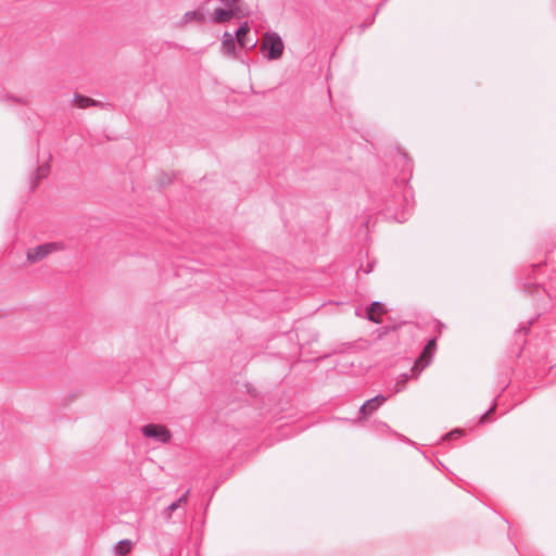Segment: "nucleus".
<instances>
[{"label": "nucleus", "instance_id": "9", "mask_svg": "<svg viewBox=\"0 0 556 556\" xmlns=\"http://www.w3.org/2000/svg\"><path fill=\"white\" fill-rule=\"evenodd\" d=\"M235 15H236V9H233L232 7H229V9L218 8L214 11L212 21L214 23L222 24V23H226V22L230 21Z\"/></svg>", "mask_w": 556, "mask_h": 556}, {"label": "nucleus", "instance_id": "18", "mask_svg": "<svg viewBox=\"0 0 556 556\" xmlns=\"http://www.w3.org/2000/svg\"><path fill=\"white\" fill-rule=\"evenodd\" d=\"M495 407H496V403L494 402L493 405L481 416L480 424L488 421L489 416L494 413Z\"/></svg>", "mask_w": 556, "mask_h": 556}, {"label": "nucleus", "instance_id": "4", "mask_svg": "<svg viewBox=\"0 0 556 556\" xmlns=\"http://www.w3.org/2000/svg\"><path fill=\"white\" fill-rule=\"evenodd\" d=\"M387 402V396L379 394L374 396L372 399L367 400L358 410V418L356 421H362L367 419L370 415H372L380 406H382Z\"/></svg>", "mask_w": 556, "mask_h": 556}, {"label": "nucleus", "instance_id": "2", "mask_svg": "<svg viewBox=\"0 0 556 556\" xmlns=\"http://www.w3.org/2000/svg\"><path fill=\"white\" fill-rule=\"evenodd\" d=\"M141 432L146 438L153 439L159 443H167L170 438V431L162 425L148 424L141 428Z\"/></svg>", "mask_w": 556, "mask_h": 556}, {"label": "nucleus", "instance_id": "6", "mask_svg": "<svg viewBox=\"0 0 556 556\" xmlns=\"http://www.w3.org/2000/svg\"><path fill=\"white\" fill-rule=\"evenodd\" d=\"M262 51L268 60L278 59V34L267 36V41L262 45Z\"/></svg>", "mask_w": 556, "mask_h": 556}, {"label": "nucleus", "instance_id": "5", "mask_svg": "<svg viewBox=\"0 0 556 556\" xmlns=\"http://www.w3.org/2000/svg\"><path fill=\"white\" fill-rule=\"evenodd\" d=\"M525 292L529 293L535 301L538 302H544L551 301L552 295L551 293L541 285L539 283H525Z\"/></svg>", "mask_w": 556, "mask_h": 556}, {"label": "nucleus", "instance_id": "16", "mask_svg": "<svg viewBox=\"0 0 556 556\" xmlns=\"http://www.w3.org/2000/svg\"><path fill=\"white\" fill-rule=\"evenodd\" d=\"M409 379V375L408 374H402L399 376L396 382H395V389H394V393H399L401 392L402 390L405 389V386H406V382L408 381Z\"/></svg>", "mask_w": 556, "mask_h": 556}, {"label": "nucleus", "instance_id": "26", "mask_svg": "<svg viewBox=\"0 0 556 556\" xmlns=\"http://www.w3.org/2000/svg\"><path fill=\"white\" fill-rule=\"evenodd\" d=\"M384 428H387L388 430H390L389 426L387 424H383Z\"/></svg>", "mask_w": 556, "mask_h": 556}, {"label": "nucleus", "instance_id": "22", "mask_svg": "<svg viewBox=\"0 0 556 556\" xmlns=\"http://www.w3.org/2000/svg\"><path fill=\"white\" fill-rule=\"evenodd\" d=\"M226 7H233L240 0H219Z\"/></svg>", "mask_w": 556, "mask_h": 556}, {"label": "nucleus", "instance_id": "23", "mask_svg": "<svg viewBox=\"0 0 556 556\" xmlns=\"http://www.w3.org/2000/svg\"><path fill=\"white\" fill-rule=\"evenodd\" d=\"M406 218H407V217H406V213H405V212H403V213L401 214V216L396 215V219H397V222H400V223H402V222L406 220Z\"/></svg>", "mask_w": 556, "mask_h": 556}, {"label": "nucleus", "instance_id": "17", "mask_svg": "<svg viewBox=\"0 0 556 556\" xmlns=\"http://www.w3.org/2000/svg\"><path fill=\"white\" fill-rule=\"evenodd\" d=\"M244 46H239L242 49H253L257 45V39L250 36V33L247 37L242 39Z\"/></svg>", "mask_w": 556, "mask_h": 556}, {"label": "nucleus", "instance_id": "21", "mask_svg": "<svg viewBox=\"0 0 556 556\" xmlns=\"http://www.w3.org/2000/svg\"><path fill=\"white\" fill-rule=\"evenodd\" d=\"M0 100H1V101H4V100H5V101H9V100H12L14 103H24V100H23V99H21V98H15V97H9V96H5V98H4V99H1V98H0Z\"/></svg>", "mask_w": 556, "mask_h": 556}, {"label": "nucleus", "instance_id": "25", "mask_svg": "<svg viewBox=\"0 0 556 556\" xmlns=\"http://www.w3.org/2000/svg\"><path fill=\"white\" fill-rule=\"evenodd\" d=\"M279 51H280V55L282 54V51H283V43L282 41L280 40V48H279Z\"/></svg>", "mask_w": 556, "mask_h": 556}, {"label": "nucleus", "instance_id": "1", "mask_svg": "<svg viewBox=\"0 0 556 556\" xmlns=\"http://www.w3.org/2000/svg\"><path fill=\"white\" fill-rule=\"evenodd\" d=\"M64 249V244L61 242H49L37 245L33 249H28L26 253L27 261L31 264L40 262L49 254L61 251Z\"/></svg>", "mask_w": 556, "mask_h": 556}, {"label": "nucleus", "instance_id": "14", "mask_svg": "<svg viewBox=\"0 0 556 556\" xmlns=\"http://www.w3.org/2000/svg\"><path fill=\"white\" fill-rule=\"evenodd\" d=\"M131 549V542L129 540H121L115 546V553L119 556L127 555Z\"/></svg>", "mask_w": 556, "mask_h": 556}, {"label": "nucleus", "instance_id": "7", "mask_svg": "<svg viewBox=\"0 0 556 556\" xmlns=\"http://www.w3.org/2000/svg\"><path fill=\"white\" fill-rule=\"evenodd\" d=\"M386 313L384 306L380 302H372L366 309V318L375 324L381 323V315Z\"/></svg>", "mask_w": 556, "mask_h": 556}, {"label": "nucleus", "instance_id": "13", "mask_svg": "<svg viewBox=\"0 0 556 556\" xmlns=\"http://www.w3.org/2000/svg\"><path fill=\"white\" fill-rule=\"evenodd\" d=\"M250 33V27L248 22H243L237 30L233 33V36L236 37L237 43L239 46H244L242 39L248 36Z\"/></svg>", "mask_w": 556, "mask_h": 556}, {"label": "nucleus", "instance_id": "20", "mask_svg": "<svg viewBox=\"0 0 556 556\" xmlns=\"http://www.w3.org/2000/svg\"><path fill=\"white\" fill-rule=\"evenodd\" d=\"M375 262H369L366 266L362 265L359 269H362L365 274H369L372 271Z\"/></svg>", "mask_w": 556, "mask_h": 556}, {"label": "nucleus", "instance_id": "11", "mask_svg": "<svg viewBox=\"0 0 556 556\" xmlns=\"http://www.w3.org/2000/svg\"><path fill=\"white\" fill-rule=\"evenodd\" d=\"M236 37L229 31H225L222 38V47L225 53L235 54L236 50Z\"/></svg>", "mask_w": 556, "mask_h": 556}, {"label": "nucleus", "instance_id": "12", "mask_svg": "<svg viewBox=\"0 0 556 556\" xmlns=\"http://www.w3.org/2000/svg\"><path fill=\"white\" fill-rule=\"evenodd\" d=\"M49 169L50 167L48 164H42L37 168L36 174L30 177L29 184L31 190H35L40 179L48 176Z\"/></svg>", "mask_w": 556, "mask_h": 556}, {"label": "nucleus", "instance_id": "19", "mask_svg": "<svg viewBox=\"0 0 556 556\" xmlns=\"http://www.w3.org/2000/svg\"><path fill=\"white\" fill-rule=\"evenodd\" d=\"M463 434V430L460 429H454L452 430L451 432H448L446 435H445V439H457V438H460Z\"/></svg>", "mask_w": 556, "mask_h": 556}, {"label": "nucleus", "instance_id": "8", "mask_svg": "<svg viewBox=\"0 0 556 556\" xmlns=\"http://www.w3.org/2000/svg\"><path fill=\"white\" fill-rule=\"evenodd\" d=\"M189 495V490H187L177 501L173 502L170 505H168L162 513L163 518L166 521H169L172 518V514L177 510L182 505L187 504Z\"/></svg>", "mask_w": 556, "mask_h": 556}, {"label": "nucleus", "instance_id": "24", "mask_svg": "<svg viewBox=\"0 0 556 556\" xmlns=\"http://www.w3.org/2000/svg\"><path fill=\"white\" fill-rule=\"evenodd\" d=\"M407 198H408V191H405L404 199H405V202H406V206L408 207L409 204H408V199Z\"/></svg>", "mask_w": 556, "mask_h": 556}, {"label": "nucleus", "instance_id": "3", "mask_svg": "<svg viewBox=\"0 0 556 556\" xmlns=\"http://www.w3.org/2000/svg\"><path fill=\"white\" fill-rule=\"evenodd\" d=\"M435 350H437V339L432 338L427 342L422 352L420 353V356L418 357L415 365L413 366V368H412L413 374L418 376L419 372L431 363V359H432V356H433Z\"/></svg>", "mask_w": 556, "mask_h": 556}, {"label": "nucleus", "instance_id": "15", "mask_svg": "<svg viewBox=\"0 0 556 556\" xmlns=\"http://www.w3.org/2000/svg\"><path fill=\"white\" fill-rule=\"evenodd\" d=\"M74 102L78 108H81V109H85V108L96 104L94 100H92L88 97L81 96V94H76L74 97Z\"/></svg>", "mask_w": 556, "mask_h": 556}, {"label": "nucleus", "instance_id": "10", "mask_svg": "<svg viewBox=\"0 0 556 556\" xmlns=\"http://www.w3.org/2000/svg\"><path fill=\"white\" fill-rule=\"evenodd\" d=\"M204 21V14L199 11H188L186 12L180 21L178 22V27H185L191 22L202 23Z\"/></svg>", "mask_w": 556, "mask_h": 556}]
</instances>
